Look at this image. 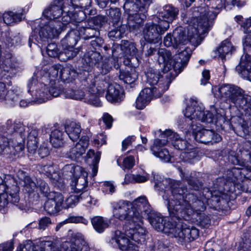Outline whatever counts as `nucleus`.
<instances>
[{
    "mask_svg": "<svg viewBox=\"0 0 251 251\" xmlns=\"http://www.w3.org/2000/svg\"><path fill=\"white\" fill-rule=\"evenodd\" d=\"M196 176L195 173L182 176L190 187L189 190L178 181L167 178L155 181L154 188L163 192L162 198L173 220H189L195 212L205 210L212 194L209 188L202 189V183Z\"/></svg>",
    "mask_w": 251,
    "mask_h": 251,
    "instance_id": "obj_1",
    "label": "nucleus"
},
{
    "mask_svg": "<svg viewBox=\"0 0 251 251\" xmlns=\"http://www.w3.org/2000/svg\"><path fill=\"white\" fill-rule=\"evenodd\" d=\"M225 0H216L214 10H207L205 7H198L193 12V17L196 18L197 28L190 27V31L196 32L195 38H198L199 34L206 33L212 26L213 21L220 10L225 6Z\"/></svg>",
    "mask_w": 251,
    "mask_h": 251,
    "instance_id": "obj_2",
    "label": "nucleus"
},
{
    "mask_svg": "<svg viewBox=\"0 0 251 251\" xmlns=\"http://www.w3.org/2000/svg\"><path fill=\"white\" fill-rule=\"evenodd\" d=\"M218 97L224 98L229 102L244 110H251V96L237 85L223 84L218 88Z\"/></svg>",
    "mask_w": 251,
    "mask_h": 251,
    "instance_id": "obj_3",
    "label": "nucleus"
},
{
    "mask_svg": "<svg viewBox=\"0 0 251 251\" xmlns=\"http://www.w3.org/2000/svg\"><path fill=\"white\" fill-rule=\"evenodd\" d=\"M193 25H189L187 28V36L186 35V31L184 28L182 26L176 27L172 33L173 34L174 41L176 46H178V49H183L184 46L190 42L194 44H196V46L199 44V42L202 38L201 36L205 33L199 34L198 38H195V31H190V27L197 28V23L196 21V18L193 17Z\"/></svg>",
    "mask_w": 251,
    "mask_h": 251,
    "instance_id": "obj_4",
    "label": "nucleus"
},
{
    "mask_svg": "<svg viewBox=\"0 0 251 251\" xmlns=\"http://www.w3.org/2000/svg\"><path fill=\"white\" fill-rule=\"evenodd\" d=\"M164 83H166L165 86H164V83H160L157 87L156 86L153 88L147 87L142 90L136 100L135 106L136 108L142 109L145 108L151 101L152 97H160L169 88L171 83L169 77H166Z\"/></svg>",
    "mask_w": 251,
    "mask_h": 251,
    "instance_id": "obj_5",
    "label": "nucleus"
},
{
    "mask_svg": "<svg viewBox=\"0 0 251 251\" xmlns=\"http://www.w3.org/2000/svg\"><path fill=\"white\" fill-rule=\"evenodd\" d=\"M141 5L139 0L135 3L125 2L124 8L128 15L127 24L129 27L133 29L138 28L146 19L147 10L145 12H142L140 9Z\"/></svg>",
    "mask_w": 251,
    "mask_h": 251,
    "instance_id": "obj_6",
    "label": "nucleus"
},
{
    "mask_svg": "<svg viewBox=\"0 0 251 251\" xmlns=\"http://www.w3.org/2000/svg\"><path fill=\"white\" fill-rule=\"evenodd\" d=\"M64 241L65 242H66ZM58 240L54 241H39L35 244L31 241H26L23 246H21L18 249V251H61L59 247H62Z\"/></svg>",
    "mask_w": 251,
    "mask_h": 251,
    "instance_id": "obj_7",
    "label": "nucleus"
},
{
    "mask_svg": "<svg viewBox=\"0 0 251 251\" xmlns=\"http://www.w3.org/2000/svg\"><path fill=\"white\" fill-rule=\"evenodd\" d=\"M112 204L113 214L116 218L121 221L126 220V224L136 222L134 217H135L134 211L132 209L131 204L128 201H119L113 202Z\"/></svg>",
    "mask_w": 251,
    "mask_h": 251,
    "instance_id": "obj_8",
    "label": "nucleus"
},
{
    "mask_svg": "<svg viewBox=\"0 0 251 251\" xmlns=\"http://www.w3.org/2000/svg\"><path fill=\"white\" fill-rule=\"evenodd\" d=\"M143 221L141 222L129 223L124 226L126 236L130 238L134 244L142 245L146 239V231L142 227Z\"/></svg>",
    "mask_w": 251,
    "mask_h": 251,
    "instance_id": "obj_9",
    "label": "nucleus"
},
{
    "mask_svg": "<svg viewBox=\"0 0 251 251\" xmlns=\"http://www.w3.org/2000/svg\"><path fill=\"white\" fill-rule=\"evenodd\" d=\"M66 0H54L46 9L43 14L47 19L54 20H58L61 21V18L65 13H69L70 9L66 5Z\"/></svg>",
    "mask_w": 251,
    "mask_h": 251,
    "instance_id": "obj_10",
    "label": "nucleus"
},
{
    "mask_svg": "<svg viewBox=\"0 0 251 251\" xmlns=\"http://www.w3.org/2000/svg\"><path fill=\"white\" fill-rule=\"evenodd\" d=\"M109 243L113 247H118L123 251H139V247L133 243L130 238L126 236L125 233H123L119 230L115 231L112 234Z\"/></svg>",
    "mask_w": 251,
    "mask_h": 251,
    "instance_id": "obj_11",
    "label": "nucleus"
},
{
    "mask_svg": "<svg viewBox=\"0 0 251 251\" xmlns=\"http://www.w3.org/2000/svg\"><path fill=\"white\" fill-rule=\"evenodd\" d=\"M178 8L171 5H166L158 13V17H156L158 21L160 22L161 28L168 30L170 27V24L176 20L178 14Z\"/></svg>",
    "mask_w": 251,
    "mask_h": 251,
    "instance_id": "obj_12",
    "label": "nucleus"
},
{
    "mask_svg": "<svg viewBox=\"0 0 251 251\" xmlns=\"http://www.w3.org/2000/svg\"><path fill=\"white\" fill-rule=\"evenodd\" d=\"M64 28L61 21H50L41 27L39 35L41 39L44 41L57 37Z\"/></svg>",
    "mask_w": 251,
    "mask_h": 251,
    "instance_id": "obj_13",
    "label": "nucleus"
},
{
    "mask_svg": "<svg viewBox=\"0 0 251 251\" xmlns=\"http://www.w3.org/2000/svg\"><path fill=\"white\" fill-rule=\"evenodd\" d=\"M160 22L157 24L148 23L146 24L143 30V36L145 40L149 43H157L161 39V35L167 30L161 28Z\"/></svg>",
    "mask_w": 251,
    "mask_h": 251,
    "instance_id": "obj_14",
    "label": "nucleus"
},
{
    "mask_svg": "<svg viewBox=\"0 0 251 251\" xmlns=\"http://www.w3.org/2000/svg\"><path fill=\"white\" fill-rule=\"evenodd\" d=\"M132 209L135 213L134 219L136 222L143 221V216L147 217L151 214L152 209L150 205L147 198L144 196H141L135 199L133 201V205H132Z\"/></svg>",
    "mask_w": 251,
    "mask_h": 251,
    "instance_id": "obj_15",
    "label": "nucleus"
},
{
    "mask_svg": "<svg viewBox=\"0 0 251 251\" xmlns=\"http://www.w3.org/2000/svg\"><path fill=\"white\" fill-rule=\"evenodd\" d=\"M64 251H90L88 243L80 233L73 235L71 241L62 244Z\"/></svg>",
    "mask_w": 251,
    "mask_h": 251,
    "instance_id": "obj_16",
    "label": "nucleus"
},
{
    "mask_svg": "<svg viewBox=\"0 0 251 251\" xmlns=\"http://www.w3.org/2000/svg\"><path fill=\"white\" fill-rule=\"evenodd\" d=\"M45 203L44 208L50 215L57 213L63 208V196L59 193L51 192Z\"/></svg>",
    "mask_w": 251,
    "mask_h": 251,
    "instance_id": "obj_17",
    "label": "nucleus"
},
{
    "mask_svg": "<svg viewBox=\"0 0 251 251\" xmlns=\"http://www.w3.org/2000/svg\"><path fill=\"white\" fill-rule=\"evenodd\" d=\"M193 134L196 141L206 145H213L222 140L221 136L212 130L203 129Z\"/></svg>",
    "mask_w": 251,
    "mask_h": 251,
    "instance_id": "obj_18",
    "label": "nucleus"
},
{
    "mask_svg": "<svg viewBox=\"0 0 251 251\" xmlns=\"http://www.w3.org/2000/svg\"><path fill=\"white\" fill-rule=\"evenodd\" d=\"M163 137L168 138L170 141L172 142L174 148L177 150L183 151L191 150L193 149V146L189 144L186 140L179 139L178 134L173 132L170 129H167L162 134Z\"/></svg>",
    "mask_w": 251,
    "mask_h": 251,
    "instance_id": "obj_19",
    "label": "nucleus"
},
{
    "mask_svg": "<svg viewBox=\"0 0 251 251\" xmlns=\"http://www.w3.org/2000/svg\"><path fill=\"white\" fill-rule=\"evenodd\" d=\"M199 236V230L193 226H181L178 233L177 242L182 244L183 243H189L196 239Z\"/></svg>",
    "mask_w": 251,
    "mask_h": 251,
    "instance_id": "obj_20",
    "label": "nucleus"
},
{
    "mask_svg": "<svg viewBox=\"0 0 251 251\" xmlns=\"http://www.w3.org/2000/svg\"><path fill=\"white\" fill-rule=\"evenodd\" d=\"M218 111L214 108L210 111H203L201 109V111H197V113L198 120L209 123H217L219 121L224 122L225 119L223 115Z\"/></svg>",
    "mask_w": 251,
    "mask_h": 251,
    "instance_id": "obj_21",
    "label": "nucleus"
},
{
    "mask_svg": "<svg viewBox=\"0 0 251 251\" xmlns=\"http://www.w3.org/2000/svg\"><path fill=\"white\" fill-rule=\"evenodd\" d=\"M89 138L87 136H82L78 143L68 152V156L72 159L75 160L85 153L89 145Z\"/></svg>",
    "mask_w": 251,
    "mask_h": 251,
    "instance_id": "obj_22",
    "label": "nucleus"
},
{
    "mask_svg": "<svg viewBox=\"0 0 251 251\" xmlns=\"http://www.w3.org/2000/svg\"><path fill=\"white\" fill-rule=\"evenodd\" d=\"M111 84L108 76H103L102 75L95 78L92 85L90 86V92L102 94Z\"/></svg>",
    "mask_w": 251,
    "mask_h": 251,
    "instance_id": "obj_23",
    "label": "nucleus"
},
{
    "mask_svg": "<svg viewBox=\"0 0 251 251\" xmlns=\"http://www.w3.org/2000/svg\"><path fill=\"white\" fill-rule=\"evenodd\" d=\"M236 71L242 77L251 79V55L243 54L240 59L239 64L236 68Z\"/></svg>",
    "mask_w": 251,
    "mask_h": 251,
    "instance_id": "obj_24",
    "label": "nucleus"
},
{
    "mask_svg": "<svg viewBox=\"0 0 251 251\" xmlns=\"http://www.w3.org/2000/svg\"><path fill=\"white\" fill-rule=\"evenodd\" d=\"M158 61L159 64H163L166 69L168 70L176 69V61L172 58L171 52L165 49H159L157 51Z\"/></svg>",
    "mask_w": 251,
    "mask_h": 251,
    "instance_id": "obj_25",
    "label": "nucleus"
},
{
    "mask_svg": "<svg viewBox=\"0 0 251 251\" xmlns=\"http://www.w3.org/2000/svg\"><path fill=\"white\" fill-rule=\"evenodd\" d=\"M177 49L178 57L180 61H176V71L178 70L179 72H180L187 65L191 56L192 50L189 47L185 46L183 49Z\"/></svg>",
    "mask_w": 251,
    "mask_h": 251,
    "instance_id": "obj_26",
    "label": "nucleus"
},
{
    "mask_svg": "<svg viewBox=\"0 0 251 251\" xmlns=\"http://www.w3.org/2000/svg\"><path fill=\"white\" fill-rule=\"evenodd\" d=\"M146 76L147 83L151 86L150 88H153L155 86L157 87L160 83H164V86H165L166 83H164V81L166 77H169L171 82H172L171 75L169 74H167L165 77L163 76L162 79L159 81V73L152 69H149L148 70L146 73Z\"/></svg>",
    "mask_w": 251,
    "mask_h": 251,
    "instance_id": "obj_27",
    "label": "nucleus"
},
{
    "mask_svg": "<svg viewBox=\"0 0 251 251\" xmlns=\"http://www.w3.org/2000/svg\"><path fill=\"white\" fill-rule=\"evenodd\" d=\"M227 176L228 178L234 183L242 182L245 178L250 176L247 173V169L246 168H233L227 171Z\"/></svg>",
    "mask_w": 251,
    "mask_h": 251,
    "instance_id": "obj_28",
    "label": "nucleus"
},
{
    "mask_svg": "<svg viewBox=\"0 0 251 251\" xmlns=\"http://www.w3.org/2000/svg\"><path fill=\"white\" fill-rule=\"evenodd\" d=\"M201 108L197 105V103L196 101L192 102L190 104H188L185 109L184 111L185 116L188 119L187 121L188 124H191L190 127L191 129L194 131L196 130L197 126L193 125V121H191L193 119H198V117L197 116V111H201Z\"/></svg>",
    "mask_w": 251,
    "mask_h": 251,
    "instance_id": "obj_29",
    "label": "nucleus"
},
{
    "mask_svg": "<svg viewBox=\"0 0 251 251\" xmlns=\"http://www.w3.org/2000/svg\"><path fill=\"white\" fill-rule=\"evenodd\" d=\"M40 172L49 177L51 183L54 185H57V183H60L61 180L60 176L53 165L49 164L42 166L40 167Z\"/></svg>",
    "mask_w": 251,
    "mask_h": 251,
    "instance_id": "obj_30",
    "label": "nucleus"
},
{
    "mask_svg": "<svg viewBox=\"0 0 251 251\" xmlns=\"http://www.w3.org/2000/svg\"><path fill=\"white\" fill-rule=\"evenodd\" d=\"M85 18V13L82 11H78L72 13L71 10L69 13H65V15L61 18V24L64 27L70 22L79 23L82 22Z\"/></svg>",
    "mask_w": 251,
    "mask_h": 251,
    "instance_id": "obj_31",
    "label": "nucleus"
},
{
    "mask_svg": "<svg viewBox=\"0 0 251 251\" xmlns=\"http://www.w3.org/2000/svg\"><path fill=\"white\" fill-rule=\"evenodd\" d=\"M33 93L32 95L35 97V99L38 103H42L50 99L49 87L43 83L38 84L35 91H33Z\"/></svg>",
    "mask_w": 251,
    "mask_h": 251,
    "instance_id": "obj_32",
    "label": "nucleus"
},
{
    "mask_svg": "<svg viewBox=\"0 0 251 251\" xmlns=\"http://www.w3.org/2000/svg\"><path fill=\"white\" fill-rule=\"evenodd\" d=\"M106 99L110 102L121 101L123 97V91L118 85L111 84L107 88Z\"/></svg>",
    "mask_w": 251,
    "mask_h": 251,
    "instance_id": "obj_33",
    "label": "nucleus"
},
{
    "mask_svg": "<svg viewBox=\"0 0 251 251\" xmlns=\"http://www.w3.org/2000/svg\"><path fill=\"white\" fill-rule=\"evenodd\" d=\"M76 71L71 65L61 67L59 78L63 81L70 82L74 80L77 76Z\"/></svg>",
    "mask_w": 251,
    "mask_h": 251,
    "instance_id": "obj_34",
    "label": "nucleus"
},
{
    "mask_svg": "<svg viewBox=\"0 0 251 251\" xmlns=\"http://www.w3.org/2000/svg\"><path fill=\"white\" fill-rule=\"evenodd\" d=\"M90 26H79L76 28L79 32V35L81 38L84 40H88L93 38L94 37L99 36L100 31L97 28L91 27V25L89 24Z\"/></svg>",
    "mask_w": 251,
    "mask_h": 251,
    "instance_id": "obj_35",
    "label": "nucleus"
},
{
    "mask_svg": "<svg viewBox=\"0 0 251 251\" xmlns=\"http://www.w3.org/2000/svg\"><path fill=\"white\" fill-rule=\"evenodd\" d=\"M38 133V130L33 128L27 133V148L31 153H34L37 149Z\"/></svg>",
    "mask_w": 251,
    "mask_h": 251,
    "instance_id": "obj_36",
    "label": "nucleus"
},
{
    "mask_svg": "<svg viewBox=\"0 0 251 251\" xmlns=\"http://www.w3.org/2000/svg\"><path fill=\"white\" fill-rule=\"evenodd\" d=\"M120 48L124 57H136L137 49L134 43L127 40H122Z\"/></svg>",
    "mask_w": 251,
    "mask_h": 251,
    "instance_id": "obj_37",
    "label": "nucleus"
},
{
    "mask_svg": "<svg viewBox=\"0 0 251 251\" xmlns=\"http://www.w3.org/2000/svg\"><path fill=\"white\" fill-rule=\"evenodd\" d=\"M80 38L79 32L76 28L70 31L61 42L65 46L74 47Z\"/></svg>",
    "mask_w": 251,
    "mask_h": 251,
    "instance_id": "obj_38",
    "label": "nucleus"
},
{
    "mask_svg": "<svg viewBox=\"0 0 251 251\" xmlns=\"http://www.w3.org/2000/svg\"><path fill=\"white\" fill-rule=\"evenodd\" d=\"M119 77L124 83L130 84L136 80L138 75L135 69L130 68L129 70L127 69L121 71Z\"/></svg>",
    "mask_w": 251,
    "mask_h": 251,
    "instance_id": "obj_39",
    "label": "nucleus"
},
{
    "mask_svg": "<svg viewBox=\"0 0 251 251\" xmlns=\"http://www.w3.org/2000/svg\"><path fill=\"white\" fill-rule=\"evenodd\" d=\"M81 129L79 124L71 122L65 126V131L73 141H76L79 137Z\"/></svg>",
    "mask_w": 251,
    "mask_h": 251,
    "instance_id": "obj_40",
    "label": "nucleus"
},
{
    "mask_svg": "<svg viewBox=\"0 0 251 251\" xmlns=\"http://www.w3.org/2000/svg\"><path fill=\"white\" fill-rule=\"evenodd\" d=\"M91 223L95 230L100 233H102L109 226V221L101 216L93 217Z\"/></svg>",
    "mask_w": 251,
    "mask_h": 251,
    "instance_id": "obj_41",
    "label": "nucleus"
},
{
    "mask_svg": "<svg viewBox=\"0 0 251 251\" xmlns=\"http://www.w3.org/2000/svg\"><path fill=\"white\" fill-rule=\"evenodd\" d=\"M147 217L149 219L150 223L155 229L160 231L164 230V224L166 220L161 217L160 214L151 213V214Z\"/></svg>",
    "mask_w": 251,
    "mask_h": 251,
    "instance_id": "obj_42",
    "label": "nucleus"
},
{
    "mask_svg": "<svg viewBox=\"0 0 251 251\" xmlns=\"http://www.w3.org/2000/svg\"><path fill=\"white\" fill-rule=\"evenodd\" d=\"M64 132L59 129H55L50 133V142L52 146L55 148L61 147L63 144Z\"/></svg>",
    "mask_w": 251,
    "mask_h": 251,
    "instance_id": "obj_43",
    "label": "nucleus"
},
{
    "mask_svg": "<svg viewBox=\"0 0 251 251\" xmlns=\"http://www.w3.org/2000/svg\"><path fill=\"white\" fill-rule=\"evenodd\" d=\"M164 226V230H163L162 232L168 234H171L177 239L178 233L180 230L182 225L179 223L177 224L176 222L173 223L170 221L167 222L166 221Z\"/></svg>",
    "mask_w": 251,
    "mask_h": 251,
    "instance_id": "obj_44",
    "label": "nucleus"
},
{
    "mask_svg": "<svg viewBox=\"0 0 251 251\" xmlns=\"http://www.w3.org/2000/svg\"><path fill=\"white\" fill-rule=\"evenodd\" d=\"M87 186V180L84 174L76 178L71 183L72 189L77 193L83 191Z\"/></svg>",
    "mask_w": 251,
    "mask_h": 251,
    "instance_id": "obj_45",
    "label": "nucleus"
},
{
    "mask_svg": "<svg viewBox=\"0 0 251 251\" xmlns=\"http://www.w3.org/2000/svg\"><path fill=\"white\" fill-rule=\"evenodd\" d=\"M106 15L114 26L119 27L122 25L121 22V12L118 8H110L106 10Z\"/></svg>",
    "mask_w": 251,
    "mask_h": 251,
    "instance_id": "obj_46",
    "label": "nucleus"
},
{
    "mask_svg": "<svg viewBox=\"0 0 251 251\" xmlns=\"http://www.w3.org/2000/svg\"><path fill=\"white\" fill-rule=\"evenodd\" d=\"M160 143L159 140H156L155 144L153 145L151 148L152 153L156 157H159L161 160L165 162H168L170 160V155L167 150L164 149L158 150V144Z\"/></svg>",
    "mask_w": 251,
    "mask_h": 251,
    "instance_id": "obj_47",
    "label": "nucleus"
},
{
    "mask_svg": "<svg viewBox=\"0 0 251 251\" xmlns=\"http://www.w3.org/2000/svg\"><path fill=\"white\" fill-rule=\"evenodd\" d=\"M83 59L89 66H93L99 64L102 59V56L99 52L91 50L85 54Z\"/></svg>",
    "mask_w": 251,
    "mask_h": 251,
    "instance_id": "obj_48",
    "label": "nucleus"
},
{
    "mask_svg": "<svg viewBox=\"0 0 251 251\" xmlns=\"http://www.w3.org/2000/svg\"><path fill=\"white\" fill-rule=\"evenodd\" d=\"M79 51V50L78 48L66 46L63 51L60 53L59 60L62 61H66L75 57Z\"/></svg>",
    "mask_w": 251,
    "mask_h": 251,
    "instance_id": "obj_49",
    "label": "nucleus"
},
{
    "mask_svg": "<svg viewBox=\"0 0 251 251\" xmlns=\"http://www.w3.org/2000/svg\"><path fill=\"white\" fill-rule=\"evenodd\" d=\"M63 86L57 80H50L49 92L51 97H58L63 91Z\"/></svg>",
    "mask_w": 251,
    "mask_h": 251,
    "instance_id": "obj_50",
    "label": "nucleus"
},
{
    "mask_svg": "<svg viewBox=\"0 0 251 251\" xmlns=\"http://www.w3.org/2000/svg\"><path fill=\"white\" fill-rule=\"evenodd\" d=\"M234 47L230 42L228 40H225L222 42L218 49V51L220 57L223 59L226 55L232 52Z\"/></svg>",
    "mask_w": 251,
    "mask_h": 251,
    "instance_id": "obj_51",
    "label": "nucleus"
},
{
    "mask_svg": "<svg viewBox=\"0 0 251 251\" xmlns=\"http://www.w3.org/2000/svg\"><path fill=\"white\" fill-rule=\"evenodd\" d=\"M101 153L100 151H98L97 152H95L94 150H90L87 152L86 156V159H88L89 158H93L92 160V164H93V172L94 175H96L98 171V164L99 163Z\"/></svg>",
    "mask_w": 251,
    "mask_h": 251,
    "instance_id": "obj_52",
    "label": "nucleus"
},
{
    "mask_svg": "<svg viewBox=\"0 0 251 251\" xmlns=\"http://www.w3.org/2000/svg\"><path fill=\"white\" fill-rule=\"evenodd\" d=\"M86 95L82 90H76L72 88L66 89L64 93V95L66 98L75 100L84 99Z\"/></svg>",
    "mask_w": 251,
    "mask_h": 251,
    "instance_id": "obj_53",
    "label": "nucleus"
},
{
    "mask_svg": "<svg viewBox=\"0 0 251 251\" xmlns=\"http://www.w3.org/2000/svg\"><path fill=\"white\" fill-rule=\"evenodd\" d=\"M63 174L71 177L77 176L82 171V168L79 166H75L74 164L66 165L63 168Z\"/></svg>",
    "mask_w": 251,
    "mask_h": 251,
    "instance_id": "obj_54",
    "label": "nucleus"
},
{
    "mask_svg": "<svg viewBox=\"0 0 251 251\" xmlns=\"http://www.w3.org/2000/svg\"><path fill=\"white\" fill-rule=\"evenodd\" d=\"M148 177L145 176H142L139 174H126L125 177L124 182L126 184L129 183H143L147 181Z\"/></svg>",
    "mask_w": 251,
    "mask_h": 251,
    "instance_id": "obj_55",
    "label": "nucleus"
},
{
    "mask_svg": "<svg viewBox=\"0 0 251 251\" xmlns=\"http://www.w3.org/2000/svg\"><path fill=\"white\" fill-rule=\"evenodd\" d=\"M100 95L98 93H91L89 89V92L86 94L85 98H84V101L95 106H100L101 103L99 98V96Z\"/></svg>",
    "mask_w": 251,
    "mask_h": 251,
    "instance_id": "obj_56",
    "label": "nucleus"
},
{
    "mask_svg": "<svg viewBox=\"0 0 251 251\" xmlns=\"http://www.w3.org/2000/svg\"><path fill=\"white\" fill-rule=\"evenodd\" d=\"M114 66L116 67L115 64V59L113 57L105 58L101 65V73L103 75L107 74Z\"/></svg>",
    "mask_w": 251,
    "mask_h": 251,
    "instance_id": "obj_57",
    "label": "nucleus"
},
{
    "mask_svg": "<svg viewBox=\"0 0 251 251\" xmlns=\"http://www.w3.org/2000/svg\"><path fill=\"white\" fill-rule=\"evenodd\" d=\"M14 152L12 151L8 138L0 137V154H11Z\"/></svg>",
    "mask_w": 251,
    "mask_h": 251,
    "instance_id": "obj_58",
    "label": "nucleus"
},
{
    "mask_svg": "<svg viewBox=\"0 0 251 251\" xmlns=\"http://www.w3.org/2000/svg\"><path fill=\"white\" fill-rule=\"evenodd\" d=\"M180 157L184 162L188 163H193L194 160L198 159V156L193 147L192 150L183 151L180 154Z\"/></svg>",
    "mask_w": 251,
    "mask_h": 251,
    "instance_id": "obj_59",
    "label": "nucleus"
},
{
    "mask_svg": "<svg viewBox=\"0 0 251 251\" xmlns=\"http://www.w3.org/2000/svg\"><path fill=\"white\" fill-rule=\"evenodd\" d=\"M24 186L26 191L29 193L33 192H38V187L37 182H34L29 176H26L24 178Z\"/></svg>",
    "mask_w": 251,
    "mask_h": 251,
    "instance_id": "obj_60",
    "label": "nucleus"
},
{
    "mask_svg": "<svg viewBox=\"0 0 251 251\" xmlns=\"http://www.w3.org/2000/svg\"><path fill=\"white\" fill-rule=\"evenodd\" d=\"M115 27V29L111 30L108 33L109 37L112 40L120 39L125 33L124 27L123 26L120 25L119 27H117V26Z\"/></svg>",
    "mask_w": 251,
    "mask_h": 251,
    "instance_id": "obj_61",
    "label": "nucleus"
},
{
    "mask_svg": "<svg viewBox=\"0 0 251 251\" xmlns=\"http://www.w3.org/2000/svg\"><path fill=\"white\" fill-rule=\"evenodd\" d=\"M37 184L38 187V191L45 197H48L49 196L50 192V188L48 184L42 179L37 180Z\"/></svg>",
    "mask_w": 251,
    "mask_h": 251,
    "instance_id": "obj_62",
    "label": "nucleus"
},
{
    "mask_svg": "<svg viewBox=\"0 0 251 251\" xmlns=\"http://www.w3.org/2000/svg\"><path fill=\"white\" fill-rule=\"evenodd\" d=\"M47 53L49 56L54 58L57 57L59 59L61 51L58 49L57 45L52 43L48 44L47 47Z\"/></svg>",
    "mask_w": 251,
    "mask_h": 251,
    "instance_id": "obj_63",
    "label": "nucleus"
},
{
    "mask_svg": "<svg viewBox=\"0 0 251 251\" xmlns=\"http://www.w3.org/2000/svg\"><path fill=\"white\" fill-rule=\"evenodd\" d=\"M19 191V187L16 185H13L12 186V189L9 192V202L13 204H16L20 200V198L18 194Z\"/></svg>",
    "mask_w": 251,
    "mask_h": 251,
    "instance_id": "obj_64",
    "label": "nucleus"
}]
</instances>
